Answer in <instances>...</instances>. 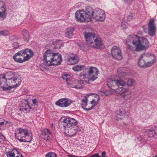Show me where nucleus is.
Instances as JSON below:
<instances>
[{
  "instance_id": "f257e3e1",
  "label": "nucleus",
  "mask_w": 157,
  "mask_h": 157,
  "mask_svg": "<svg viewBox=\"0 0 157 157\" xmlns=\"http://www.w3.org/2000/svg\"><path fill=\"white\" fill-rule=\"evenodd\" d=\"M84 35L86 44L89 47L97 48H104V47L100 38L96 36L93 31L85 32Z\"/></svg>"
},
{
  "instance_id": "f03ea898",
  "label": "nucleus",
  "mask_w": 157,
  "mask_h": 157,
  "mask_svg": "<svg viewBox=\"0 0 157 157\" xmlns=\"http://www.w3.org/2000/svg\"><path fill=\"white\" fill-rule=\"evenodd\" d=\"M62 60L61 55L58 53H53L50 50H47L44 55L43 61L47 66L58 65Z\"/></svg>"
},
{
  "instance_id": "7ed1b4c3",
  "label": "nucleus",
  "mask_w": 157,
  "mask_h": 157,
  "mask_svg": "<svg viewBox=\"0 0 157 157\" xmlns=\"http://www.w3.org/2000/svg\"><path fill=\"white\" fill-rule=\"evenodd\" d=\"M135 36L131 37L130 36L128 37L126 42L129 43L130 42L133 44L135 45L136 48L135 50L136 51H140L142 50L146 49L148 47L149 42L147 39L143 37H140L137 40L134 39H136L134 37Z\"/></svg>"
},
{
  "instance_id": "20e7f679",
  "label": "nucleus",
  "mask_w": 157,
  "mask_h": 157,
  "mask_svg": "<svg viewBox=\"0 0 157 157\" xmlns=\"http://www.w3.org/2000/svg\"><path fill=\"white\" fill-rule=\"evenodd\" d=\"M88 74L86 73H81L80 75L81 79H87V83H90V81H94L98 78V75L99 74V71L96 67H91L87 71Z\"/></svg>"
},
{
  "instance_id": "39448f33",
  "label": "nucleus",
  "mask_w": 157,
  "mask_h": 157,
  "mask_svg": "<svg viewBox=\"0 0 157 157\" xmlns=\"http://www.w3.org/2000/svg\"><path fill=\"white\" fill-rule=\"evenodd\" d=\"M125 84L126 82L121 78L115 80L108 79L107 81V86L110 89L114 90L115 92L116 89H114L113 87L116 86L117 88H123L122 87L125 86Z\"/></svg>"
},
{
  "instance_id": "423d86ee",
  "label": "nucleus",
  "mask_w": 157,
  "mask_h": 157,
  "mask_svg": "<svg viewBox=\"0 0 157 157\" xmlns=\"http://www.w3.org/2000/svg\"><path fill=\"white\" fill-rule=\"evenodd\" d=\"M93 17L97 21H103L105 18V12L102 10L96 8L94 10Z\"/></svg>"
},
{
  "instance_id": "0eeeda50",
  "label": "nucleus",
  "mask_w": 157,
  "mask_h": 157,
  "mask_svg": "<svg viewBox=\"0 0 157 157\" xmlns=\"http://www.w3.org/2000/svg\"><path fill=\"white\" fill-rule=\"evenodd\" d=\"M21 51H24L20 54V63H22L30 59L33 56V52L30 49L26 48Z\"/></svg>"
},
{
  "instance_id": "6e6552de",
  "label": "nucleus",
  "mask_w": 157,
  "mask_h": 157,
  "mask_svg": "<svg viewBox=\"0 0 157 157\" xmlns=\"http://www.w3.org/2000/svg\"><path fill=\"white\" fill-rule=\"evenodd\" d=\"M117 93L119 94L122 95V97L126 100L129 99L132 94L131 90L128 88H117L115 90Z\"/></svg>"
},
{
  "instance_id": "1a4fd4ad",
  "label": "nucleus",
  "mask_w": 157,
  "mask_h": 157,
  "mask_svg": "<svg viewBox=\"0 0 157 157\" xmlns=\"http://www.w3.org/2000/svg\"><path fill=\"white\" fill-rule=\"evenodd\" d=\"M64 128H73L77 124V121L74 118L67 117L62 122Z\"/></svg>"
},
{
  "instance_id": "9d476101",
  "label": "nucleus",
  "mask_w": 157,
  "mask_h": 157,
  "mask_svg": "<svg viewBox=\"0 0 157 157\" xmlns=\"http://www.w3.org/2000/svg\"><path fill=\"white\" fill-rule=\"evenodd\" d=\"M72 103V101L69 98H62L56 102V105L62 107H66L70 105Z\"/></svg>"
},
{
  "instance_id": "9b49d317",
  "label": "nucleus",
  "mask_w": 157,
  "mask_h": 157,
  "mask_svg": "<svg viewBox=\"0 0 157 157\" xmlns=\"http://www.w3.org/2000/svg\"><path fill=\"white\" fill-rule=\"evenodd\" d=\"M27 131L26 129H23L20 128H17L15 132L16 138L21 142L25 134L27 133Z\"/></svg>"
},
{
  "instance_id": "f8f14e48",
  "label": "nucleus",
  "mask_w": 157,
  "mask_h": 157,
  "mask_svg": "<svg viewBox=\"0 0 157 157\" xmlns=\"http://www.w3.org/2000/svg\"><path fill=\"white\" fill-rule=\"evenodd\" d=\"M111 55L113 57L118 60H121L122 58L121 51L118 47L114 46L111 50Z\"/></svg>"
},
{
  "instance_id": "ddd939ff",
  "label": "nucleus",
  "mask_w": 157,
  "mask_h": 157,
  "mask_svg": "<svg viewBox=\"0 0 157 157\" xmlns=\"http://www.w3.org/2000/svg\"><path fill=\"white\" fill-rule=\"evenodd\" d=\"M66 60L69 62L70 64H74L77 63L79 61V58L76 54L70 53L66 57Z\"/></svg>"
},
{
  "instance_id": "4468645a",
  "label": "nucleus",
  "mask_w": 157,
  "mask_h": 157,
  "mask_svg": "<svg viewBox=\"0 0 157 157\" xmlns=\"http://www.w3.org/2000/svg\"><path fill=\"white\" fill-rule=\"evenodd\" d=\"M14 72L9 71L5 74L0 75V81L7 82V80H10L15 77Z\"/></svg>"
},
{
  "instance_id": "2eb2a0df",
  "label": "nucleus",
  "mask_w": 157,
  "mask_h": 157,
  "mask_svg": "<svg viewBox=\"0 0 157 157\" xmlns=\"http://www.w3.org/2000/svg\"><path fill=\"white\" fill-rule=\"evenodd\" d=\"M156 28L155 21L153 19L150 20L148 24V33L151 36H153L155 32Z\"/></svg>"
},
{
  "instance_id": "dca6fc26",
  "label": "nucleus",
  "mask_w": 157,
  "mask_h": 157,
  "mask_svg": "<svg viewBox=\"0 0 157 157\" xmlns=\"http://www.w3.org/2000/svg\"><path fill=\"white\" fill-rule=\"evenodd\" d=\"M73 128H64V132L66 136L71 137L75 136L77 133V130Z\"/></svg>"
},
{
  "instance_id": "f3484780",
  "label": "nucleus",
  "mask_w": 157,
  "mask_h": 157,
  "mask_svg": "<svg viewBox=\"0 0 157 157\" xmlns=\"http://www.w3.org/2000/svg\"><path fill=\"white\" fill-rule=\"evenodd\" d=\"M42 136L45 140H50L51 139L52 135L49 129H45L42 132Z\"/></svg>"
},
{
  "instance_id": "a211bd4d",
  "label": "nucleus",
  "mask_w": 157,
  "mask_h": 157,
  "mask_svg": "<svg viewBox=\"0 0 157 157\" xmlns=\"http://www.w3.org/2000/svg\"><path fill=\"white\" fill-rule=\"evenodd\" d=\"M21 80L16 75L15 76V77L11 80V82L12 84H14L15 88L18 87L21 84Z\"/></svg>"
},
{
  "instance_id": "6ab92c4d",
  "label": "nucleus",
  "mask_w": 157,
  "mask_h": 157,
  "mask_svg": "<svg viewBox=\"0 0 157 157\" xmlns=\"http://www.w3.org/2000/svg\"><path fill=\"white\" fill-rule=\"evenodd\" d=\"M94 10L90 6H87L86 7V10L85 12L86 13L89 17L91 19L93 17L94 14Z\"/></svg>"
},
{
  "instance_id": "aec40b11",
  "label": "nucleus",
  "mask_w": 157,
  "mask_h": 157,
  "mask_svg": "<svg viewBox=\"0 0 157 157\" xmlns=\"http://www.w3.org/2000/svg\"><path fill=\"white\" fill-rule=\"evenodd\" d=\"M83 10H78L76 12L75 14V17L76 21L80 22H81V18L82 15Z\"/></svg>"
},
{
  "instance_id": "412c9836",
  "label": "nucleus",
  "mask_w": 157,
  "mask_h": 157,
  "mask_svg": "<svg viewBox=\"0 0 157 157\" xmlns=\"http://www.w3.org/2000/svg\"><path fill=\"white\" fill-rule=\"evenodd\" d=\"M1 10L2 11V12L0 11V19L2 20H4L6 17V10L5 6L3 5L2 6Z\"/></svg>"
},
{
  "instance_id": "4be33fe9",
  "label": "nucleus",
  "mask_w": 157,
  "mask_h": 157,
  "mask_svg": "<svg viewBox=\"0 0 157 157\" xmlns=\"http://www.w3.org/2000/svg\"><path fill=\"white\" fill-rule=\"evenodd\" d=\"M73 28H70L67 29L65 33V36L69 38H71L73 36Z\"/></svg>"
},
{
  "instance_id": "5701e85b",
  "label": "nucleus",
  "mask_w": 157,
  "mask_h": 157,
  "mask_svg": "<svg viewBox=\"0 0 157 157\" xmlns=\"http://www.w3.org/2000/svg\"><path fill=\"white\" fill-rule=\"evenodd\" d=\"M82 15V18H81V22H83L84 21H89L91 20V18L88 16V15L86 14V13L85 12V11L83 10Z\"/></svg>"
},
{
  "instance_id": "b1692460",
  "label": "nucleus",
  "mask_w": 157,
  "mask_h": 157,
  "mask_svg": "<svg viewBox=\"0 0 157 157\" xmlns=\"http://www.w3.org/2000/svg\"><path fill=\"white\" fill-rule=\"evenodd\" d=\"M23 139L21 142H30L32 140V137L31 133L28 132L27 131V133L24 136Z\"/></svg>"
},
{
  "instance_id": "393cba45",
  "label": "nucleus",
  "mask_w": 157,
  "mask_h": 157,
  "mask_svg": "<svg viewBox=\"0 0 157 157\" xmlns=\"http://www.w3.org/2000/svg\"><path fill=\"white\" fill-rule=\"evenodd\" d=\"M22 34L23 36V38L24 40L26 42H28L29 40L30 37L28 31L25 29L23 30Z\"/></svg>"
},
{
  "instance_id": "a878e982",
  "label": "nucleus",
  "mask_w": 157,
  "mask_h": 157,
  "mask_svg": "<svg viewBox=\"0 0 157 157\" xmlns=\"http://www.w3.org/2000/svg\"><path fill=\"white\" fill-rule=\"evenodd\" d=\"M23 52H24L23 51H20L13 56V58L16 62L20 63V54L21 53H23Z\"/></svg>"
},
{
  "instance_id": "bb28decb",
  "label": "nucleus",
  "mask_w": 157,
  "mask_h": 157,
  "mask_svg": "<svg viewBox=\"0 0 157 157\" xmlns=\"http://www.w3.org/2000/svg\"><path fill=\"white\" fill-rule=\"evenodd\" d=\"M143 58H141V55H140L137 63L138 66L141 67H145L146 62L144 59H143Z\"/></svg>"
},
{
  "instance_id": "cd10ccee",
  "label": "nucleus",
  "mask_w": 157,
  "mask_h": 157,
  "mask_svg": "<svg viewBox=\"0 0 157 157\" xmlns=\"http://www.w3.org/2000/svg\"><path fill=\"white\" fill-rule=\"evenodd\" d=\"M77 85H76L74 86V88L77 89H81L83 88L82 84L84 83V81L83 80H78Z\"/></svg>"
},
{
  "instance_id": "c85d7f7f",
  "label": "nucleus",
  "mask_w": 157,
  "mask_h": 157,
  "mask_svg": "<svg viewBox=\"0 0 157 157\" xmlns=\"http://www.w3.org/2000/svg\"><path fill=\"white\" fill-rule=\"evenodd\" d=\"M153 58L151 59V61H148L146 62L145 64V67H148L151 66L156 62V58L155 56H152Z\"/></svg>"
},
{
  "instance_id": "c756f323",
  "label": "nucleus",
  "mask_w": 157,
  "mask_h": 157,
  "mask_svg": "<svg viewBox=\"0 0 157 157\" xmlns=\"http://www.w3.org/2000/svg\"><path fill=\"white\" fill-rule=\"evenodd\" d=\"M135 83V81L133 79L130 78L128 79L127 82H126L125 85L128 87H131L133 86Z\"/></svg>"
},
{
  "instance_id": "7c9ffc66",
  "label": "nucleus",
  "mask_w": 157,
  "mask_h": 157,
  "mask_svg": "<svg viewBox=\"0 0 157 157\" xmlns=\"http://www.w3.org/2000/svg\"><path fill=\"white\" fill-rule=\"evenodd\" d=\"M152 128H149L147 129L145 132L146 134L150 137H152L155 136V134L153 132Z\"/></svg>"
},
{
  "instance_id": "2f4dec72",
  "label": "nucleus",
  "mask_w": 157,
  "mask_h": 157,
  "mask_svg": "<svg viewBox=\"0 0 157 157\" xmlns=\"http://www.w3.org/2000/svg\"><path fill=\"white\" fill-rule=\"evenodd\" d=\"M15 150H12L9 151L7 154V156L8 157H20L19 155H15ZM16 152H17V151H15Z\"/></svg>"
},
{
  "instance_id": "473e14b6",
  "label": "nucleus",
  "mask_w": 157,
  "mask_h": 157,
  "mask_svg": "<svg viewBox=\"0 0 157 157\" xmlns=\"http://www.w3.org/2000/svg\"><path fill=\"white\" fill-rule=\"evenodd\" d=\"M141 55V58H144L145 57L148 58L149 59H152L153 58L152 56H155L154 55H153L150 53L146 52L144 53L143 54H142Z\"/></svg>"
},
{
  "instance_id": "72a5a7b5",
  "label": "nucleus",
  "mask_w": 157,
  "mask_h": 157,
  "mask_svg": "<svg viewBox=\"0 0 157 157\" xmlns=\"http://www.w3.org/2000/svg\"><path fill=\"white\" fill-rule=\"evenodd\" d=\"M118 74L121 78H124L125 79H126L129 75V74H128L126 72H123L122 71L119 72Z\"/></svg>"
},
{
  "instance_id": "f704fd0d",
  "label": "nucleus",
  "mask_w": 157,
  "mask_h": 157,
  "mask_svg": "<svg viewBox=\"0 0 157 157\" xmlns=\"http://www.w3.org/2000/svg\"><path fill=\"white\" fill-rule=\"evenodd\" d=\"M84 67V66L80 65H77L74 66L72 68V69L75 71H81L82 68Z\"/></svg>"
},
{
  "instance_id": "c9c22d12",
  "label": "nucleus",
  "mask_w": 157,
  "mask_h": 157,
  "mask_svg": "<svg viewBox=\"0 0 157 157\" xmlns=\"http://www.w3.org/2000/svg\"><path fill=\"white\" fill-rule=\"evenodd\" d=\"M87 101L88 99L86 97H85L84 98H83V99L82 100L81 102H82V104L81 105L83 109L85 108V107L87 106Z\"/></svg>"
},
{
  "instance_id": "e433bc0d",
  "label": "nucleus",
  "mask_w": 157,
  "mask_h": 157,
  "mask_svg": "<svg viewBox=\"0 0 157 157\" xmlns=\"http://www.w3.org/2000/svg\"><path fill=\"white\" fill-rule=\"evenodd\" d=\"M63 78L67 81L71 80V76L67 73H64L62 76Z\"/></svg>"
},
{
  "instance_id": "4c0bfd02",
  "label": "nucleus",
  "mask_w": 157,
  "mask_h": 157,
  "mask_svg": "<svg viewBox=\"0 0 157 157\" xmlns=\"http://www.w3.org/2000/svg\"><path fill=\"white\" fill-rule=\"evenodd\" d=\"M9 34V32L6 30L0 31V36H6Z\"/></svg>"
},
{
  "instance_id": "58836bf2",
  "label": "nucleus",
  "mask_w": 157,
  "mask_h": 157,
  "mask_svg": "<svg viewBox=\"0 0 157 157\" xmlns=\"http://www.w3.org/2000/svg\"><path fill=\"white\" fill-rule=\"evenodd\" d=\"M45 157H56V154L53 152H49L46 155Z\"/></svg>"
},
{
  "instance_id": "ea45409f",
  "label": "nucleus",
  "mask_w": 157,
  "mask_h": 157,
  "mask_svg": "<svg viewBox=\"0 0 157 157\" xmlns=\"http://www.w3.org/2000/svg\"><path fill=\"white\" fill-rule=\"evenodd\" d=\"M68 156L69 157H83L82 156H75L72 154H70L69 155H68ZM90 157H99V156L98 154L97 153L92 155Z\"/></svg>"
},
{
  "instance_id": "a19ab883",
  "label": "nucleus",
  "mask_w": 157,
  "mask_h": 157,
  "mask_svg": "<svg viewBox=\"0 0 157 157\" xmlns=\"http://www.w3.org/2000/svg\"><path fill=\"white\" fill-rule=\"evenodd\" d=\"M98 103V101L96 100V99H93L90 102V103L92 105L93 107L96 105Z\"/></svg>"
},
{
  "instance_id": "79ce46f5",
  "label": "nucleus",
  "mask_w": 157,
  "mask_h": 157,
  "mask_svg": "<svg viewBox=\"0 0 157 157\" xmlns=\"http://www.w3.org/2000/svg\"><path fill=\"white\" fill-rule=\"evenodd\" d=\"M127 23L126 22H123L121 23V28L122 29L125 30L127 28Z\"/></svg>"
},
{
  "instance_id": "37998d69",
  "label": "nucleus",
  "mask_w": 157,
  "mask_h": 157,
  "mask_svg": "<svg viewBox=\"0 0 157 157\" xmlns=\"http://www.w3.org/2000/svg\"><path fill=\"white\" fill-rule=\"evenodd\" d=\"M127 20L128 21H130L133 18V15L132 13H130L128 15L127 17Z\"/></svg>"
},
{
  "instance_id": "c03bdc74",
  "label": "nucleus",
  "mask_w": 157,
  "mask_h": 157,
  "mask_svg": "<svg viewBox=\"0 0 157 157\" xmlns=\"http://www.w3.org/2000/svg\"><path fill=\"white\" fill-rule=\"evenodd\" d=\"M116 113L118 115L120 116H124L125 115V113L124 111H122L121 110H117L116 112Z\"/></svg>"
},
{
  "instance_id": "a18cd8bd",
  "label": "nucleus",
  "mask_w": 157,
  "mask_h": 157,
  "mask_svg": "<svg viewBox=\"0 0 157 157\" xmlns=\"http://www.w3.org/2000/svg\"><path fill=\"white\" fill-rule=\"evenodd\" d=\"M5 140V137L2 134L0 133V142L3 143Z\"/></svg>"
},
{
  "instance_id": "49530a36",
  "label": "nucleus",
  "mask_w": 157,
  "mask_h": 157,
  "mask_svg": "<svg viewBox=\"0 0 157 157\" xmlns=\"http://www.w3.org/2000/svg\"><path fill=\"white\" fill-rule=\"evenodd\" d=\"M99 93L101 95L103 96H106L108 95V94H107V91H105V92H102L101 91H99Z\"/></svg>"
},
{
  "instance_id": "de8ad7c7",
  "label": "nucleus",
  "mask_w": 157,
  "mask_h": 157,
  "mask_svg": "<svg viewBox=\"0 0 157 157\" xmlns=\"http://www.w3.org/2000/svg\"><path fill=\"white\" fill-rule=\"evenodd\" d=\"M27 106L29 107L28 108H27V107L23 108H22L23 110L27 112H29V109H32V108L31 107H30L29 105H27Z\"/></svg>"
},
{
  "instance_id": "09e8293b",
  "label": "nucleus",
  "mask_w": 157,
  "mask_h": 157,
  "mask_svg": "<svg viewBox=\"0 0 157 157\" xmlns=\"http://www.w3.org/2000/svg\"><path fill=\"white\" fill-rule=\"evenodd\" d=\"M13 46L15 48H17L19 47V44L17 42H14L13 44Z\"/></svg>"
},
{
  "instance_id": "8fccbe9b",
  "label": "nucleus",
  "mask_w": 157,
  "mask_h": 157,
  "mask_svg": "<svg viewBox=\"0 0 157 157\" xmlns=\"http://www.w3.org/2000/svg\"><path fill=\"white\" fill-rule=\"evenodd\" d=\"M152 128L155 136L157 135V127H155L154 128Z\"/></svg>"
},
{
  "instance_id": "3c124183",
  "label": "nucleus",
  "mask_w": 157,
  "mask_h": 157,
  "mask_svg": "<svg viewBox=\"0 0 157 157\" xmlns=\"http://www.w3.org/2000/svg\"><path fill=\"white\" fill-rule=\"evenodd\" d=\"M127 47L128 49L132 51L134 50V48L129 45H127Z\"/></svg>"
},
{
  "instance_id": "603ef678",
  "label": "nucleus",
  "mask_w": 157,
  "mask_h": 157,
  "mask_svg": "<svg viewBox=\"0 0 157 157\" xmlns=\"http://www.w3.org/2000/svg\"><path fill=\"white\" fill-rule=\"evenodd\" d=\"M94 95V98H95V99H96V100L98 101L100 100V97L99 95L97 94H95Z\"/></svg>"
},
{
  "instance_id": "864d4df0",
  "label": "nucleus",
  "mask_w": 157,
  "mask_h": 157,
  "mask_svg": "<svg viewBox=\"0 0 157 157\" xmlns=\"http://www.w3.org/2000/svg\"><path fill=\"white\" fill-rule=\"evenodd\" d=\"M32 102L33 104H34V105H36V103H37V101L36 99H34L32 100Z\"/></svg>"
},
{
  "instance_id": "5fc2aeb1",
  "label": "nucleus",
  "mask_w": 157,
  "mask_h": 157,
  "mask_svg": "<svg viewBox=\"0 0 157 157\" xmlns=\"http://www.w3.org/2000/svg\"><path fill=\"white\" fill-rule=\"evenodd\" d=\"M133 0H124V2L127 4L130 3Z\"/></svg>"
},
{
  "instance_id": "6e6d98bb",
  "label": "nucleus",
  "mask_w": 157,
  "mask_h": 157,
  "mask_svg": "<svg viewBox=\"0 0 157 157\" xmlns=\"http://www.w3.org/2000/svg\"><path fill=\"white\" fill-rule=\"evenodd\" d=\"M93 107L92 106H91L90 108H85L83 109L84 110H86L89 111V110H90L91 109L93 108Z\"/></svg>"
},
{
  "instance_id": "4d7b16f0",
  "label": "nucleus",
  "mask_w": 157,
  "mask_h": 157,
  "mask_svg": "<svg viewBox=\"0 0 157 157\" xmlns=\"http://www.w3.org/2000/svg\"><path fill=\"white\" fill-rule=\"evenodd\" d=\"M106 154V152L105 151H104L102 152L101 153V155H102V157H106L105 156V155Z\"/></svg>"
},
{
  "instance_id": "13d9d810",
  "label": "nucleus",
  "mask_w": 157,
  "mask_h": 157,
  "mask_svg": "<svg viewBox=\"0 0 157 157\" xmlns=\"http://www.w3.org/2000/svg\"><path fill=\"white\" fill-rule=\"evenodd\" d=\"M142 139V137L141 136H139L137 138V140L140 141Z\"/></svg>"
},
{
  "instance_id": "bf43d9fd",
  "label": "nucleus",
  "mask_w": 157,
  "mask_h": 157,
  "mask_svg": "<svg viewBox=\"0 0 157 157\" xmlns=\"http://www.w3.org/2000/svg\"><path fill=\"white\" fill-rule=\"evenodd\" d=\"M122 119L121 118H119L118 119H116V120H121Z\"/></svg>"
},
{
  "instance_id": "052dcab7",
  "label": "nucleus",
  "mask_w": 157,
  "mask_h": 157,
  "mask_svg": "<svg viewBox=\"0 0 157 157\" xmlns=\"http://www.w3.org/2000/svg\"><path fill=\"white\" fill-rule=\"evenodd\" d=\"M19 156H20V157H23L22 155L20 154H19Z\"/></svg>"
},
{
  "instance_id": "680f3d73",
  "label": "nucleus",
  "mask_w": 157,
  "mask_h": 157,
  "mask_svg": "<svg viewBox=\"0 0 157 157\" xmlns=\"http://www.w3.org/2000/svg\"><path fill=\"white\" fill-rule=\"evenodd\" d=\"M53 124H52V127H53Z\"/></svg>"
},
{
  "instance_id": "e2e57ef3",
  "label": "nucleus",
  "mask_w": 157,
  "mask_h": 157,
  "mask_svg": "<svg viewBox=\"0 0 157 157\" xmlns=\"http://www.w3.org/2000/svg\"><path fill=\"white\" fill-rule=\"evenodd\" d=\"M67 84L68 85H69V83L68 82H67Z\"/></svg>"
},
{
  "instance_id": "0e129e2a",
  "label": "nucleus",
  "mask_w": 157,
  "mask_h": 157,
  "mask_svg": "<svg viewBox=\"0 0 157 157\" xmlns=\"http://www.w3.org/2000/svg\"><path fill=\"white\" fill-rule=\"evenodd\" d=\"M155 157H157V155H155Z\"/></svg>"
}]
</instances>
